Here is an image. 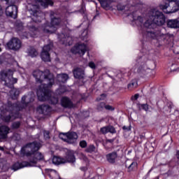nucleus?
I'll return each mask as SVG.
<instances>
[{
	"mask_svg": "<svg viewBox=\"0 0 179 179\" xmlns=\"http://www.w3.org/2000/svg\"><path fill=\"white\" fill-rule=\"evenodd\" d=\"M177 158L179 159V151L177 152Z\"/></svg>",
	"mask_w": 179,
	"mask_h": 179,
	"instance_id": "6e6d98bb",
	"label": "nucleus"
},
{
	"mask_svg": "<svg viewBox=\"0 0 179 179\" xmlns=\"http://www.w3.org/2000/svg\"><path fill=\"white\" fill-rule=\"evenodd\" d=\"M101 132L103 134H115L117 131L115 130V128L113 126H106L101 128Z\"/></svg>",
	"mask_w": 179,
	"mask_h": 179,
	"instance_id": "6ab92c4d",
	"label": "nucleus"
},
{
	"mask_svg": "<svg viewBox=\"0 0 179 179\" xmlns=\"http://www.w3.org/2000/svg\"><path fill=\"white\" fill-rule=\"evenodd\" d=\"M148 71H149V69L145 63H143L138 69V73H143V75H146Z\"/></svg>",
	"mask_w": 179,
	"mask_h": 179,
	"instance_id": "cd10ccee",
	"label": "nucleus"
},
{
	"mask_svg": "<svg viewBox=\"0 0 179 179\" xmlns=\"http://www.w3.org/2000/svg\"><path fill=\"white\" fill-rule=\"evenodd\" d=\"M6 47L8 50L17 51L22 48V41H20L17 38H13L6 43Z\"/></svg>",
	"mask_w": 179,
	"mask_h": 179,
	"instance_id": "1a4fd4ad",
	"label": "nucleus"
},
{
	"mask_svg": "<svg viewBox=\"0 0 179 179\" xmlns=\"http://www.w3.org/2000/svg\"><path fill=\"white\" fill-rule=\"evenodd\" d=\"M38 111L41 114H47L48 111H50V106L47 105H41L38 108Z\"/></svg>",
	"mask_w": 179,
	"mask_h": 179,
	"instance_id": "a878e982",
	"label": "nucleus"
},
{
	"mask_svg": "<svg viewBox=\"0 0 179 179\" xmlns=\"http://www.w3.org/2000/svg\"><path fill=\"white\" fill-rule=\"evenodd\" d=\"M29 12L31 15L34 16L32 17V22H29L27 25V27L29 31L34 33V31H37L38 28L36 27V23L38 22H41V13H40V6L38 5L29 4L28 6Z\"/></svg>",
	"mask_w": 179,
	"mask_h": 179,
	"instance_id": "39448f33",
	"label": "nucleus"
},
{
	"mask_svg": "<svg viewBox=\"0 0 179 179\" xmlns=\"http://www.w3.org/2000/svg\"><path fill=\"white\" fill-rule=\"evenodd\" d=\"M160 9L164 12V13H174L179 10V1L173 0H166L164 4L159 6Z\"/></svg>",
	"mask_w": 179,
	"mask_h": 179,
	"instance_id": "0eeeda50",
	"label": "nucleus"
},
{
	"mask_svg": "<svg viewBox=\"0 0 179 179\" xmlns=\"http://www.w3.org/2000/svg\"><path fill=\"white\" fill-rule=\"evenodd\" d=\"M76 79H83L85 78V71L80 68H76L73 71Z\"/></svg>",
	"mask_w": 179,
	"mask_h": 179,
	"instance_id": "2eb2a0df",
	"label": "nucleus"
},
{
	"mask_svg": "<svg viewBox=\"0 0 179 179\" xmlns=\"http://www.w3.org/2000/svg\"><path fill=\"white\" fill-rule=\"evenodd\" d=\"M52 163L53 164L58 166L59 164H64V163H66V161L59 157H53Z\"/></svg>",
	"mask_w": 179,
	"mask_h": 179,
	"instance_id": "bb28decb",
	"label": "nucleus"
},
{
	"mask_svg": "<svg viewBox=\"0 0 179 179\" xmlns=\"http://www.w3.org/2000/svg\"><path fill=\"white\" fill-rule=\"evenodd\" d=\"M0 13H2V6H0Z\"/></svg>",
	"mask_w": 179,
	"mask_h": 179,
	"instance_id": "864d4df0",
	"label": "nucleus"
},
{
	"mask_svg": "<svg viewBox=\"0 0 179 179\" xmlns=\"http://www.w3.org/2000/svg\"><path fill=\"white\" fill-rule=\"evenodd\" d=\"M69 79V76L66 73H62L57 75V80L58 82H61L62 83H65L66 80Z\"/></svg>",
	"mask_w": 179,
	"mask_h": 179,
	"instance_id": "393cba45",
	"label": "nucleus"
},
{
	"mask_svg": "<svg viewBox=\"0 0 179 179\" xmlns=\"http://www.w3.org/2000/svg\"><path fill=\"white\" fill-rule=\"evenodd\" d=\"M59 24H61V20L59 18L54 17L51 20L50 25H48V23H46L40 27V29L44 31V33H52L57 30V27H58Z\"/></svg>",
	"mask_w": 179,
	"mask_h": 179,
	"instance_id": "6e6552de",
	"label": "nucleus"
},
{
	"mask_svg": "<svg viewBox=\"0 0 179 179\" xmlns=\"http://www.w3.org/2000/svg\"><path fill=\"white\" fill-rule=\"evenodd\" d=\"M6 15L13 19H16V16H17V6L14 4H10V6L6 8Z\"/></svg>",
	"mask_w": 179,
	"mask_h": 179,
	"instance_id": "f8f14e48",
	"label": "nucleus"
},
{
	"mask_svg": "<svg viewBox=\"0 0 179 179\" xmlns=\"http://www.w3.org/2000/svg\"><path fill=\"white\" fill-rule=\"evenodd\" d=\"M167 26L171 29H179L178 20H169L167 21Z\"/></svg>",
	"mask_w": 179,
	"mask_h": 179,
	"instance_id": "aec40b11",
	"label": "nucleus"
},
{
	"mask_svg": "<svg viewBox=\"0 0 179 179\" xmlns=\"http://www.w3.org/2000/svg\"><path fill=\"white\" fill-rule=\"evenodd\" d=\"M28 54L30 57L34 58V57H37V55H38V52H37L34 48L29 47L28 49Z\"/></svg>",
	"mask_w": 179,
	"mask_h": 179,
	"instance_id": "7c9ffc66",
	"label": "nucleus"
},
{
	"mask_svg": "<svg viewBox=\"0 0 179 179\" xmlns=\"http://www.w3.org/2000/svg\"><path fill=\"white\" fill-rule=\"evenodd\" d=\"M45 139H50V131H45L43 132Z\"/></svg>",
	"mask_w": 179,
	"mask_h": 179,
	"instance_id": "ea45409f",
	"label": "nucleus"
},
{
	"mask_svg": "<svg viewBox=\"0 0 179 179\" xmlns=\"http://www.w3.org/2000/svg\"><path fill=\"white\" fill-rule=\"evenodd\" d=\"M115 141V139H114V138H112V139H107L106 140V142H107V143H113V142H114Z\"/></svg>",
	"mask_w": 179,
	"mask_h": 179,
	"instance_id": "de8ad7c7",
	"label": "nucleus"
},
{
	"mask_svg": "<svg viewBox=\"0 0 179 179\" xmlns=\"http://www.w3.org/2000/svg\"><path fill=\"white\" fill-rule=\"evenodd\" d=\"M105 97H106V94H101V97L100 98H97V101H100V100H104Z\"/></svg>",
	"mask_w": 179,
	"mask_h": 179,
	"instance_id": "49530a36",
	"label": "nucleus"
},
{
	"mask_svg": "<svg viewBox=\"0 0 179 179\" xmlns=\"http://www.w3.org/2000/svg\"><path fill=\"white\" fill-rule=\"evenodd\" d=\"M87 51V46L84 43H78L72 49L73 54H79V55H85Z\"/></svg>",
	"mask_w": 179,
	"mask_h": 179,
	"instance_id": "9d476101",
	"label": "nucleus"
},
{
	"mask_svg": "<svg viewBox=\"0 0 179 179\" xmlns=\"http://www.w3.org/2000/svg\"><path fill=\"white\" fill-rule=\"evenodd\" d=\"M139 97V94H136L134 95L135 100H137V99Z\"/></svg>",
	"mask_w": 179,
	"mask_h": 179,
	"instance_id": "3c124183",
	"label": "nucleus"
},
{
	"mask_svg": "<svg viewBox=\"0 0 179 179\" xmlns=\"http://www.w3.org/2000/svg\"><path fill=\"white\" fill-rule=\"evenodd\" d=\"M1 51H2V49H1V48H0V52H1Z\"/></svg>",
	"mask_w": 179,
	"mask_h": 179,
	"instance_id": "bf43d9fd",
	"label": "nucleus"
},
{
	"mask_svg": "<svg viewBox=\"0 0 179 179\" xmlns=\"http://www.w3.org/2000/svg\"><path fill=\"white\" fill-rule=\"evenodd\" d=\"M2 84L12 89L15 87L13 85L17 83V78H13V71L8 70V71H2L0 74Z\"/></svg>",
	"mask_w": 179,
	"mask_h": 179,
	"instance_id": "423d86ee",
	"label": "nucleus"
},
{
	"mask_svg": "<svg viewBox=\"0 0 179 179\" xmlns=\"http://www.w3.org/2000/svg\"><path fill=\"white\" fill-rule=\"evenodd\" d=\"M24 167H30V163L27 162H16L13 165L12 169L14 171H17V170H20V169H23Z\"/></svg>",
	"mask_w": 179,
	"mask_h": 179,
	"instance_id": "ddd939ff",
	"label": "nucleus"
},
{
	"mask_svg": "<svg viewBox=\"0 0 179 179\" xmlns=\"http://www.w3.org/2000/svg\"><path fill=\"white\" fill-rule=\"evenodd\" d=\"M101 6L103 9L111 8V4L113 3V0H99Z\"/></svg>",
	"mask_w": 179,
	"mask_h": 179,
	"instance_id": "4be33fe9",
	"label": "nucleus"
},
{
	"mask_svg": "<svg viewBox=\"0 0 179 179\" xmlns=\"http://www.w3.org/2000/svg\"><path fill=\"white\" fill-rule=\"evenodd\" d=\"M8 5H15L17 0H5Z\"/></svg>",
	"mask_w": 179,
	"mask_h": 179,
	"instance_id": "a19ab883",
	"label": "nucleus"
},
{
	"mask_svg": "<svg viewBox=\"0 0 179 179\" xmlns=\"http://www.w3.org/2000/svg\"><path fill=\"white\" fill-rule=\"evenodd\" d=\"M33 101V99H31V100L30 101Z\"/></svg>",
	"mask_w": 179,
	"mask_h": 179,
	"instance_id": "680f3d73",
	"label": "nucleus"
},
{
	"mask_svg": "<svg viewBox=\"0 0 179 179\" xmlns=\"http://www.w3.org/2000/svg\"><path fill=\"white\" fill-rule=\"evenodd\" d=\"M10 129L6 126H1L0 127V139H6L8 134H9Z\"/></svg>",
	"mask_w": 179,
	"mask_h": 179,
	"instance_id": "a211bd4d",
	"label": "nucleus"
},
{
	"mask_svg": "<svg viewBox=\"0 0 179 179\" xmlns=\"http://www.w3.org/2000/svg\"><path fill=\"white\" fill-rule=\"evenodd\" d=\"M105 110H108V111H114L115 108L110 105H106Z\"/></svg>",
	"mask_w": 179,
	"mask_h": 179,
	"instance_id": "e433bc0d",
	"label": "nucleus"
},
{
	"mask_svg": "<svg viewBox=\"0 0 179 179\" xmlns=\"http://www.w3.org/2000/svg\"><path fill=\"white\" fill-rule=\"evenodd\" d=\"M81 156H83V157L84 158L85 160H86V157H85V155L83 154H81Z\"/></svg>",
	"mask_w": 179,
	"mask_h": 179,
	"instance_id": "5fc2aeb1",
	"label": "nucleus"
},
{
	"mask_svg": "<svg viewBox=\"0 0 179 179\" xmlns=\"http://www.w3.org/2000/svg\"><path fill=\"white\" fill-rule=\"evenodd\" d=\"M133 22H134L137 26H141V27H142V24H143V18L141 16L133 15Z\"/></svg>",
	"mask_w": 179,
	"mask_h": 179,
	"instance_id": "c85d7f7f",
	"label": "nucleus"
},
{
	"mask_svg": "<svg viewBox=\"0 0 179 179\" xmlns=\"http://www.w3.org/2000/svg\"><path fill=\"white\" fill-rule=\"evenodd\" d=\"M95 151H96V147L93 145H90L86 149V152H87L88 153H92V152H95Z\"/></svg>",
	"mask_w": 179,
	"mask_h": 179,
	"instance_id": "f704fd0d",
	"label": "nucleus"
},
{
	"mask_svg": "<svg viewBox=\"0 0 179 179\" xmlns=\"http://www.w3.org/2000/svg\"><path fill=\"white\" fill-rule=\"evenodd\" d=\"M59 138H60L62 141L68 143V133H60L59 134Z\"/></svg>",
	"mask_w": 179,
	"mask_h": 179,
	"instance_id": "473e14b6",
	"label": "nucleus"
},
{
	"mask_svg": "<svg viewBox=\"0 0 179 179\" xmlns=\"http://www.w3.org/2000/svg\"><path fill=\"white\" fill-rule=\"evenodd\" d=\"M50 171L52 173L56 174L57 176H58V173H57V171L54 170V169H50Z\"/></svg>",
	"mask_w": 179,
	"mask_h": 179,
	"instance_id": "8fccbe9b",
	"label": "nucleus"
},
{
	"mask_svg": "<svg viewBox=\"0 0 179 179\" xmlns=\"http://www.w3.org/2000/svg\"><path fill=\"white\" fill-rule=\"evenodd\" d=\"M59 179H62L61 177H59Z\"/></svg>",
	"mask_w": 179,
	"mask_h": 179,
	"instance_id": "052dcab7",
	"label": "nucleus"
},
{
	"mask_svg": "<svg viewBox=\"0 0 179 179\" xmlns=\"http://www.w3.org/2000/svg\"><path fill=\"white\" fill-rule=\"evenodd\" d=\"M166 23V17L163 13L155 8L150 11V20H148L143 24V37L144 38H155L156 40H164L167 35L162 34L160 31H151L155 24L163 26Z\"/></svg>",
	"mask_w": 179,
	"mask_h": 179,
	"instance_id": "f03ea898",
	"label": "nucleus"
},
{
	"mask_svg": "<svg viewBox=\"0 0 179 179\" xmlns=\"http://www.w3.org/2000/svg\"><path fill=\"white\" fill-rule=\"evenodd\" d=\"M51 48H52V44L50 43L48 45H45L43 48V50L41 55V59L45 62H50L51 59H50V51L51 50Z\"/></svg>",
	"mask_w": 179,
	"mask_h": 179,
	"instance_id": "9b49d317",
	"label": "nucleus"
},
{
	"mask_svg": "<svg viewBox=\"0 0 179 179\" xmlns=\"http://www.w3.org/2000/svg\"><path fill=\"white\" fill-rule=\"evenodd\" d=\"M41 148V144L36 141L27 144L21 149V155L29 158V166L33 167L37 164L38 162L44 160V155L41 152H37Z\"/></svg>",
	"mask_w": 179,
	"mask_h": 179,
	"instance_id": "7ed1b4c3",
	"label": "nucleus"
},
{
	"mask_svg": "<svg viewBox=\"0 0 179 179\" xmlns=\"http://www.w3.org/2000/svg\"><path fill=\"white\" fill-rule=\"evenodd\" d=\"M31 37H34V36H36V34H31Z\"/></svg>",
	"mask_w": 179,
	"mask_h": 179,
	"instance_id": "4d7b16f0",
	"label": "nucleus"
},
{
	"mask_svg": "<svg viewBox=\"0 0 179 179\" xmlns=\"http://www.w3.org/2000/svg\"><path fill=\"white\" fill-rule=\"evenodd\" d=\"M122 129H123L124 131H131V128L127 127V126H124V127H122Z\"/></svg>",
	"mask_w": 179,
	"mask_h": 179,
	"instance_id": "09e8293b",
	"label": "nucleus"
},
{
	"mask_svg": "<svg viewBox=\"0 0 179 179\" xmlns=\"http://www.w3.org/2000/svg\"><path fill=\"white\" fill-rule=\"evenodd\" d=\"M61 103L62 107H64L65 108H71L73 106L72 101H71V99L66 96L62 98Z\"/></svg>",
	"mask_w": 179,
	"mask_h": 179,
	"instance_id": "f3484780",
	"label": "nucleus"
},
{
	"mask_svg": "<svg viewBox=\"0 0 179 179\" xmlns=\"http://www.w3.org/2000/svg\"><path fill=\"white\" fill-rule=\"evenodd\" d=\"M141 108L144 110V111H148V110H149V105L147 103L141 104Z\"/></svg>",
	"mask_w": 179,
	"mask_h": 179,
	"instance_id": "4c0bfd02",
	"label": "nucleus"
},
{
	"mask_svg": "<svg viewBox=\"0 0 179 179\" xmlns=\"http://www.w3.org/2000/svg\"><path fill=\"white\" fill-rule=\"evenodd\" d=\"M50 15H51V16H52V15H54V13H50Z\"/></svg>",
	"mask_w": 179,
	"mask_h": 179,
	"instance_id": "13d9d810",
	"label": "nucleus"
},
{
	"mask_svg": "<svg viewBox=\"0 0 179 179\" xmlns=\"http://www.w3.org/2000/svg\"><path fill=\"white\" fill-rule=\"evenodd\" d=\"M117 156V152H111L106 155V159L109 163H115Z\"/></svg>",
	"mask_w": 179,
	"mask_h": 179,
	"instance_id": "5701e85b",
	"label": "nucleus"
},
{
	"mask_svg": "<svg viewBox=\"0 0 179 179\" xmlns=\"http://www.w3.org/2000/svg\"><path fill=\"white\" fill-rule=\"evenodd\" d=\"M19 127H20V122H15L12 124V128H13L14 129H17V128H19Z\"/></svg>",
	"mask_w": 179,
	"mask_h": 179,
	"instance_id": "c9c22d12",
	"label": "nucleus"
},
{
	"mask_svg": "<svg viewBox=\"0 0 179 179\" xmlns=\"http://www.w3.org/2000/svg\"><path fill=\"white\" fill-rule=\"evenodd\" d=\"M0 150H1L2 152H3V150H5V148H3V147H1V146H0Z\"/></svg>",
	"mask_w": 179,
	"mask_h": 179,
	"instance_id": "603ef678",
	"label": "nucleus"
},
{
	"mask_svg": "<svg viewBox=\"0 0 179 179\" xmlns=\"http://www.w3.org/2000/svg\"><path fill=\"white\" fill-rule=\"evenodd\" d=\"M117 10H124V9H125V6H124L121 4H118L117 6Z\"/></svg>",
	"mask_w": 179,
	"mask_h": 179,
	"instance_id": "c03bdc74",
	"label": "nucleus"
},
{
	"mask_svg": "<svg viewBox=\"0 0 179 179\" xmlns=\"http://www.w3.org/2000/svg\"><path fill=\"white\" fill-rule=\"evenodd\" d=\"M0 157H1V153H0Z\"/></svg>",
	"mask_w": 179,
	"mask_h": 179,
	"instance_id": "e2e57ef3",
	"label": "nucleus"
},
{
	"mask_svg": "<svg viewBox=\"0 0 179 179\" xmlns=\"http://www.w3.org/2000/svg\"><path fill=\"white\" fill-rule=\"evenodd\" d=\"M81 37H84L83 40H85V38H87V30L83 31V33L81 35Z\"/></svg>",
	"mask_w": 179,
	"mask_h": 179,
	"instance_id": "a18cd8bd",
	"label": "nucleus"
},
{
	"mask_svg": "<svg viewBox=\"0 0 179 179\" xmlns=\"http://www.w3.org/2000/svg\"><path fill=\"white\" fill-rule=\"evenodd\" d=\"M104 108H106V103L101 102L98 104L97 110H99V111H103Z\"/></svg>",
	"mask_w": 179,
	"mask_h": 179,
	"instance_id": "72a5a7b5",
	"label": "nucleus"
},
{
	"mask_svg": "<svg viewBox=\"0 0 179 179\" xmlns=\"http://www.w3.org/2000/svg\"><path fill=\"white\" fill-rule=\"evenodd\" d=\"M58 38L62 41V44H66V45L72 44V37L71 36H65V34H62L58 36Z\"/></svg>",
	"mask_w": 179,
	"mask_h": 179,
	"instance_id": "4468645a",
	"label": "nucleus"
},
{
	"mask_svg": "<svg viewBox=\"0 0 179 179\" xmlns=\"http://www.w3.org/2000/svg\"><path fill=\"white\" fill-rule=\"evenodd\" d=\"M36 2H38V3L43 8H48V5H50L51 6L54 5V2L51 0H36Z\"/></svg>",
	"mask_w": 179,
	"mask_h": 179,
	"instance_id": "b1692460",
	"label": "nucleus"
},
{
	"mask_svg": "<svg viewBox=\"0 0 179 179\" xmlns=\"http://www.w3.org/2000/svg\"><path fill=\"white\" fill-rule=\"evenodd\" d=\"M88 66H90V68H91V69H94L96 68V64H94V62H90L88 64Z\"/></svg>",
	"mask_w": 179,
	"mask_h": 179,
	"instance_id": "79ce46f5",
	"label": "nucleus"
},
{
	"mask_svg": "<svg viewBox=\"0 0 179 179\" xmlns=\"http://www.w3.org/2000/svg\"><path fill=\"white\" fill-rule=\"evenodd\" d=\"M10 89H11V90L10 91V97H11L13 100H16V99L19 97V94H20V92L19 91V90L15 88V87Z\"/></svg>",
	"mask_w": 179,
	"mask_h": 179,
	"instance_id": "412c9836",
	"label": "nucleus"
},
{
	"mask_svg": "<svg viewBox=\"0 0 179 179\" xmlns=\"http://www.w3.org/2000/svg\"><path fill=\"white\" fill-rule=\"evenodd\" d=\"M27 97L29 96H22L21 103L13 104V107H11L13 110H7L6 109L0 108V118L3 120L4 122H9L10 120L19 118V111L29 106V102H26V99Z\"/></svg>",
	"mask_w": 179,
	"mask_h": 179,
	"instance_id": "20e7f679",
	"label": "nucleus"
},
{
	"mask_svg": "<svg viewBox=\"0 0 179 179\" xmlns=\"http://www.w3.org/2000/svg\"><path fill=\"white\" fill-rule=\"evenodd\" d=\"M78 140V134L76 132H68L67 143L73 144Z\"/></svg>",
	"mask_w": 179,
	"mask_h": 179,
	"instance_id": "dca6fc26",
	"label": "nucleus"
},
{
	"mask_svg": "<svg viewBox=\"0 0 179 179\" xmlns=\"http://www.w3.org/2000/svg\"><path fill=\"white\" fill-rule=\"evenodd\" d=\"M33 76L35 78L36 83L40 84L36 92L38 100L40 101L50 100L51 104H57L58 98L52 97V94L48 90V87H51L54 84V75L48 69L44 71L35 70L33 72Z\"/></svg>",
	"mask_w": 179,
	"mask_h": 179,
	"instance_id": "f257e3e1",
	"label": "nucleus"
},
{
	"mask_svg": "<svg viewBox=\"0 0 179 179\" xmlns=\"http://www.w3.org/2000/svg\"><path fill=\"white\" fill-rule=\"evenodd\" d=\"M67 161L69 163H75L76 158H75V152L73 151H69L67 155Z\"/></svg>",
	"mask_w": 179,
	"mask_h": 179,
	"instance_id": "c756f323",
	"label": "nucleus"
},
{
	"mask_svg": "<svg viewBox=\"0 0 179 179\" xmlns=\"http://www.w3.org/2000/svg\"><path fill=\"white\" fill-rule=\"evenodd\" d=\"M134 87H136V83H131L128 85V89H132Z\"/></svg>",
	"mask_w": 179,
	"mask_h": 179,
	"instance_id": "37998d69",
	"label": "nucleus"
},
{
	"mask_svg": "<svg viewBox=\"0 0 179 179\" xmlns=\"http://www.w3.org/2000/svg\"><path fill=\"white\" fill-rule=\"evenodd\" d=\"M138 167V163L136 162H133L128 166L129 171H134Z\"/></svg>",
	"mask_w": 179,
	"mask_h": 179,
	"instance_id": "2f4dec72",
	"label": "nucleus"
},
{
	"mask_svg": "<svg viewBox=\"0 0 179 179\" xmlns=\"http://www.w3.org/2000/svg\"><path fill=\"white\" fill-rule=\"evenodd\" d=\"M80 148H86V146H87V143L86 142V141H81L80 142Z\"/></svg>",
	"mask_w": 179,
	"mask_h": 179,
	"instance_id": "58836bf2",
	"label": "nucleus"
}]
</instances>
